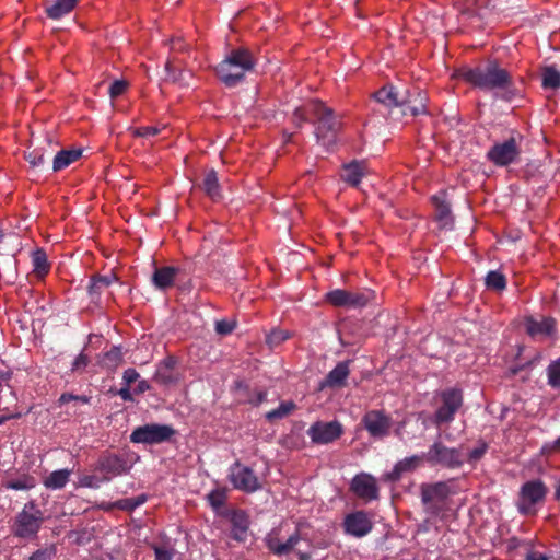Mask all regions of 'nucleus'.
<instances>
[{"instance_id":"nucleus-4","label":"nucleus","mask_w":560,"mask_h":560,"mask_svg":"<svg viewBox=\"0 0 560 560\" xmlns=\"http://www.w3.org/2000/svg\"><path fill=\"white\" fill-rule=\"evenodd\" d=\"M317 144L322 143L325 152H332L337 145V135L340 129V120L334 110L317 100Z\"/></svg>"},{"instance_id":"nucleus-59","label":"nucleus","mask_w":560,"mask_h":560,"mask_svg":"<svg viewBox=\"0 0 560 560\" xmlns=\"http://www.w3.org/2000/svg\"><path fill=\"white\" fill-rule=\"evenodd\" d=\"M149 388H150V386H149L148 382L144 380H141L138 382V384L135 388V393L142 394V393L147 392Z\"/></svg>"},{"instance_id":"nucleus-60","label":"nucleus","mask_w":560,"mask_h":560,"mask_svg":"<svg viewBox=\"0 0 560 560\" xmlns=\"http://www.w3.org/2000/svg\"><path fill=\"white\" fill-rule=\"evenodd\" d=\"M20 417H21L20 412L3 415L0 417V425L10 419H15V418H20Z\"/></svg>"},{"instance_id":"nucleus-20","label":"nucleus","mask_w":560,"mask_h":560,"mask_svg":"<svg viewBox=\"0 0 560 560\" xmlns=\"http://www.w3.org/2000/svg\"><path fill=\"white\" fill-rule=\"evenodd\" d=\"M400 95L401 91H398L396 86L388 84L373 94V98L384 105L387 108L400 107Z\"/></svg>"},{"instance_id":"nucleus-13","label":"nucleus","mask_w":560,"mask_h":560,"mask_svg":"<svg viewBox=\"0 0 560 560\" xmlns=\"http://www.w3.org/2000/svg\"><path fill=\"white\" fill-rule=\"evenodd\" d=\"M350 491L364 502L375 501L380 498V487L376 478L368 472L357 474L352 478Z\"/></svg>"},{"instance_id":"nucleus-14","label":"nucleus","mask_w":560,"mask_h":560,"mask_svg":"<svg viewBox=\"0 0 560 560\" xmlns=\"http://www.w3.org/2000/svg\"><path fill=\"white\" fill-rule=\"evenodd\" d=\"M342 526L347 535L362 538L372 532L373 521L368 512L360 510L347 514Z\"/></svg>"},{"instance_id":"nucleus-40","label":"nucleus","mask_w":560,"mask_h":560,"mask_svg":"<svg viewBox=\"0 0 560 560\" xmlns=\"http://www.w3.org/2000/svg\"><path fill=\"white\" fill-rule=\"evenodd\" d=\"M0 275L3 279L9 282H13L16 278V260L13 257H8L2 262Z\"/></svg>"},{"instance_id":"nucleus-25","label":"nucleus","mask_w":560,"mask_h":560,"mask_svg":"<svg viewBox=\"0 0 560 560\" xmlns=\"http://www.w3.org/2000/svg\"><path fill=\"white\" fill-rule=\"evenodd\" d=\"M78 0H54L46 4V13L52 20L69 14L77 5Z\"/></svg>"},{"instance_id":"nucleus-32","label":"nucleus","mask_w":560,"mask_h":560,"mask_svg":"<svg viewBox=\"0 0 560 560\" xmlns=\"http://www.w3.org/2000/svg\"><path fill=\"white\" fill-rule=\"evenodd\" d=\"M485 284L489 290L502 292L506 289L508 281L499 270H490L485 278Z\"/></svg>"},{"instance_id":"nucleus-45","label":"nucleus","mask_w":560,"mask_h":560,"mask_svg":"<svg viewBox=\"0 0 560 560\" xmlns=\"http://www.w3.org/2000/svg\"><path fill=\"white\" fill-rule=\"evenodd\" d=\"M208 501L213 509L221 508L226 499V493L223 489H214L208 495Z\"/></svg>"},{"instance_id":"nucleus-5","label":"nucleus","mask_w":560,"mask_h":560,"mask_svg":"<svg viewBox=\"0 0 560 560\" xmlns=\"http://www.w3.org/2000/svg\"><path fill=\"white\" fill-rule=\"evenodd\" d=\"M44 522L43 512L34 501L24 504L21 512L15 516L12 525V533L22 539H33L37 536Z\"/></svg>"},{"instance_id":"nucleus-38","label":"nucleus","mask_w":560,"mask_h":560,"mask_svg":"<svg viewBox=\"0 0 560 560\" xmlns=\"http://www.w3.org/2000/svg\"><path fill=\"white\" fill-rule=\"evenodd\" d=\"M4 487L12 490H30L35 487V480L31 476H23L19 479L8 480Z\"/></svg>"},{"instance_id":"nucleus-1","label":"nucleus","mask_w":560,"mask_h":560,"mask_svg":"<svg viewBox=\"0 0 560 560\" xmlns=\"http://www.w3.org/2000/svg\"><path fill=\"white\" fill-rule=\"evenodd\" d=\"M455 78L485 92H494L502 101L511 102L520 95L512 74L495 59H490L474 68L462 67Z\"/></svg>"},{"instance_id":"nucleus-27","label":"nucleus","mask_w":560,"mask_h":560,"mask_svg":"<svg viewBox=\"0 0 560 560\" xmlns=\"http://www.w3.org/2000/svg\"><path fill=\"white\" fill-rule=\"evenodd\" d=\"M432 202L435 208L436 220L440 221L444 226L451 223V206L445 199V192L440 191L439 194L432 196Z\"/></svg>"},{"instance_id":"nucleus-6","label":"nucleus","mask_w":560,"mask_h":560,"mask_svg":"<svg viewBox=\"0 0 560 560\" xmlns=\"http://www.w3.org/2000/svg\"><path fill=\"white\" fill-rule=\"evenodd\" d=\"M523 136L513 131L503 142L494 143L487 152V159L495 166L504 167L520 160Z\"/></svg>"},{"instance_id":"nucleus-34","label":"nucleus","mask_w":560,"mask_h":560,"mask_svg":"<svg viewBox=\"0 0 560 560\" xmlns=\"http://www.w3.org/2000/svg\"><path fill=\"white\" fill-rule=\"evenodd\" d=\"M294 408H295V405L293 401H291V400L281 401L277 408L266 412L265 418L269 422H275V421L284 419L294 410Z\"/></svg>"},{"instance_id":"nucleus-55","label":"nucleus","mask_w":560,"mask_h":560,"mask_svg":"<svg viewBox=\"0 0 560 560\" xmlns=\"http://www.w3.org/2000/svg\"><path fill=\"white\" fill-rule=\"evenodd\" d=\"M89 363V359L85 354L80 353L72 363V370L73 371H80L86 368Z\"/></svg>"},{"instance_id":"nucleus-3","label":"nucleus","mask_w":560,"mask_h":560,"mask_svg":"<svg viewBox=\"0 0 560 560\" xmlns=\"http://www.w3.org/2000/svg\"><path fill=\"white\" fill-rule=\"evenodd\" d=\"M288 532L287 525L273 528L265 538L268 549L277 556H285L295 551L301 560H310L311 555L302 548V544H305L306 540L301 533L289 534Z\"/></svg>"},{"instance_id":"nucleus-18","label":"nucleus","mask_w":560,"mask_h":560,"mask_svg":"<svg viewBox=\"0 0 560 560\" xmlns=\"http://www.w3.org/2000/svg\"><path fill=\"white\" fill-rule=\"evenodd\" d=\"M343 434L342 424L337 421H317V444H328L338 440Z\"/></svg>"},{"instance_id":"nucleus-11","label":"nucleus","mask_w":560,"mask_h":560,"mask_svg":"<svg viewBox=\"0 0 560 560\" xmlns=\"http://www.w3.org/2000/svg\"><path fill=\"white\" fill-rule=\"evenodd\" d=\"M132 464L125 455L106 454L98 458L95 470L100 471L104 482L110 481L114 477L126 475L130 471Z\"/></svg>"},{"instance_id":"nucleus-36","label":"nucleus","mask_w":560,"mask_h":560,"mask_svg":"<svg viewBox=\"0 0 560 560\" xmlns=\"http://www.w3.org/2000/svg\"><path fill=\"white\" fill-rule=\"evenodd\" d=\"M117 279L114 275L94 277L89 287L90 294L100 295L103 290L107 289Z\"/></svg>"},{"instance_id":"nucleus-24","label":"nucleus","mask_w":560,"mask_h":560,"mask_svg":"<svg viewBox=\"0 0 560 560\" xmlns=\"http://www.w3.org/2000/svg\"><path fill=\"white\" fill-rule=\"evenodd\" d=\"M556 322L553 318H544L542 320H535L533 318L526 322V331L532 337L537 336H551L555 331Z\"/></svg>"},{"instance_id":"nucleus-8","label":"nucleus","mask_w":560,"mask_h":560,"mask_svg":"<svg viewBox=\"0 0 560 560\" xmlns=\"http://www.w3.org/2000/svg\"><path fill=\"white\" fill-rule=\"evenodd\" d=\"M176 431L172 425L148 423L137 427L130 434V441L137 444H161L170 441Z\"/></svg>"},{"instance_id":"nucleus-9","label":"nucleus","mask_w":560,"mask_h":560,"mask_svg":"<svg viewBox=\"0 0 560 560\" xmlns=\"http://www.w3.org/2000/svg\"><path fill=\"white\" fill-rule=\"evenodd\" d=\"M548 489L540 479L525 482L520 490L518 512L523 515L534 514L535 505L544 501Z\"/></svg>"},{"instance_id":"nucleus-37","label":"nucleus","mask_w":560,"mask_h":560,"mask_svg":"<svg viewBox=\"0 0 560 560\" xmlns=\"http://www.w3.org/2000/svg\"><path fill=\"white\" fill-rule=\"evenodd\" d=\"M372 298V292L364 291V292H349L348 291V300H347V306L348 307H363L368 304V302Z\"/></svg>"},{"instance_id":"nucleus-48","label":"nucleus","mask_w":560,"mask_h":560,"mask_svg":"<svg viewBox=\"0 0 560 560\" xmlns=\"http://www.w3.org/2000/svg\"><path fill=\"white\" fill-rule=\"evenodd\" d=\"M127 88L128 82L126 80H115L108 89V94L110 98L114 100L122 95L126 92Z\"/></svg>"},{"instance_id":"nucleus-53","label":"nucleus","mask_w":560,"mask_h":560,"mask_svg":"<svg viewBox=\"0 0 560 560\" xmlns=\"http://www.w3.org/2000/svg\"><path fill=\"white\" fill-rule=\"evenodd\" d=\"M235 323L226 319L218 320L215 323V331L219 335H229L233 331Z\"/></svg>"},{"instance_id":"nucleus-44","label":"nucleus","mask_w":560,"mask_h":560,"mask_svg":"<svg viewBox=\"0 0 560 560\" xmlns=\"http://www.w3.org/2000/svg\"><path fill=\"white\" fill-rule=\"evenodd\" d=\"M147 501V495L141 494L136 498H127L118 501L117 505L122 510L132 511Z\"/></svg>"},{"instance_id":"nucleus-41","label":"nucleus","mask_w":560,"mask_h":560,"mask_svg":"<svg viewBox=\"0 0 560 560\" xmlns=\"http://www.w3.org/2000/svg\"><path fill=\"white\" fill-rule=\"evenodd\" d=\"M347 298H348V291L341 290V289L330 291L325 295V300L329 304H331L334 306H338V307L347 306V300H348Z\"/></svg>"},{"instance_id":"nucleus-47","label":"nucleus","mask_w":560,"mask_h":560,"mask_svg":"<svg viewBox=\"0 0 560 560\" xmlns=\"http://www.w3.org/2000/svg\"><path fill=\"white\" fill-rule=\"evenodd\" d=\"M56 555V547L50 545L44 549H38L33 552L30 557V560H51Z\"/></svg>"},{"instance_id":"nucleus-49","label":"nucleus","mask_w":560,"mask_h":560,"mask_svg":"<svg viewBox=\"0 0 560 560\" xmlns=\"http://www.w3.org/2000/svg\"><path fill=\"white\" fill-rule=\"evenodd\" d=\"M26 160L34 167L44 163V151L42 149H34L26 153Z\"/></svg>"},{"instance_id":"nucleus-58","label":"nucleus","mask_w":560,"mask_h":560,"mask_svg":"<svg viewBox=\"0 0 560 560\" xmlns=\"http://www.w3.org/2000/svg\"><path fill=\"white\" fill-rule=\"evenodd\" d=\"M118 395L119 397L125 400V401H132L133 398H132V395H131V392L129 389V386H127L125 384L124 387H121L119 390H118Z\"/></svg>"},{"instance_id":"nucleus-7","label":"nucleus","mask_w":560,"mask_h":560,"mask_svg":"<svg viewBox=\"0 0 560 560\" xmlns=\"http://www.w3.org/2000/svg\"><path fill=\"white\" fill-rule=\"evenodd\" d=\"M423 458L431 466H442L448 469L462 467L465 460L460 448L447 447L440 440L435 441L423 453Z\"/></svg>"},{"instance_id":"nucleus-17","label":"nucleus","mask_w":560,"mask_h":560,"mask_svg":"<svg viewBox=\"0 0 560 560\" xmlns=\"http://www.w3.org/2000/svg\"><path fill=\"white\" fill-rule=\"evenodd\" d=\"M350 361L339 362L319 383L317 392L325 388L341 389L347 386V381L350 375L349 369Z\"/></svg>"},{"instance_id":"nucleus-54","label":"nucleus","mask_w":560,"mask_h":560,"mask_svg":"<svg viewBox=\"0 0 560 560\" xmlns=\"http://www.w3.org/2000/svg\"><path fill=\"white\" fill-rule=\"evenodd\" d=\"M59 400H60L61 404H67V402L71 401V400L81 401L83 404H89L90 402V398L86 397V396H75V395L68 394V393L62 394L60 396Z\"/></svg>"},{"instance_id":"nucleus-33","label":"nucleus","mask_w":560,"mask_h":560,"mask_svg":"<svg viewBox=\"0 0 560 560\" xmlns=\"http://www.w3.org/2000/svg\"><path fill=\"white\" fill-rule=\"evenodd\" d=\"M544 89L557 90L560 88V71L556 66L545 67L541 73Z\"/></svg>"},{"instance_id":"nucleus-28","label":"nucleus","mask_w":560,"mask_h":560,"mask_svg":"<svg viewBox=\"0 0 560 560\" xmlns=\"http://www.w3.org/2000/svg\"><path fill=\"white\" fill-rule=\"evenodd\" d=\"M365 164L363 162L352 161L343 167L342 178L351 186H358L363 176H365Z\"/></svg>"},{"instance_id":"nucleus-63","label":"nucleus","mask_w":560,"mask_h":560,"mask_svg":"<svg viewBox=\"0 0 560 560\" xmlns=\"http://www.w3.org/2000/svg\"><path fill=\"white\" fill-rule=\"evenodd\" d=\"M106 355H107V358H110V359H114V360H119L121 353H120L119 349H113Z\"/></svg>"},{"instance_id":"nucleus-62","label":"nucleus","mask_w":560,"mask_h":560,"mask_svg":"<svg viewBox=\"0 0 560 560\" xmlns=\"http://www.w3.org/2000/svg\"><path fill=\"white\" fill-rule=\"evenodd\" d=\"M266 396H267V394L265 392H259V393H257L256 398L253 399L252 401L255 405H259L266 399Z\"/></svg>"},{"instance_id":"nucleus-26","label":"nucleus","mask_w":560,"mask_h":560,"mask_svg":"<svg viewBox=\"0 0 560 560\" xmlns=\"http://www.w3.org/2000/svg\"><path fill=\"white\" fill-rule=\"evenodd\" d=\"M71 474L68 468L54 470L44 478L43 485L49 490H60L69 482Z\"/></svg>"},{"instance_id":"nucleus-46","label":"nucleus","mask_w":560,"mask_h":560,"mask_svg":"<svg viewBox=\"0 0 560 560\" xmlns=\"http://www.w3.org/2000/svg\"><path fill=\"white\" fill-rule=\"evenodd\" d=\"M289 338V334L285 330L281 329H273L268 336H267V343L270 347H276L287 340Z\"/></svg>"},{"instance_id":"nucleus-16","label":"nucleus","mask_w":560,"mask_h":560,"mask_svg":"<svg viewBox=\"0 0 560 560\" xmlns=\"http://www.w3.org/2000/svg\"><path fill=\"white\" fill-rule=\"evenodd\" d=\"M427 94L419 88L405 89L400 95V107H402V114L406 115L408 112L412 116H419L427 114Z\"/></svg>"},{"instance_id":"nucleus-10","label":"nucleus","mask_w":560,"mask_h":560,"mask_svg":"<svg viewBox=\"0 0 560 560\" xmlns=\"http://www.w3.org/2000/svg\"><path fill=\"white\" fill-rule=\"evenodd\" d=\"M441 406L434 413L433 422L436 427L450 423L463 405V393L458 388H447L441 393Z\"/></svg>"},{"instance_id":"nucleus-50","label":"nucleus","mask_w":560,"mask_h":560,"mask_svg":"<svg viewBox=\"0 0 560 560\" xmlns=\"http://www.w3.org/2000/svg\"><path fill=\"white\" fill-rule=\"evenodd\" d=\"M103 482L102 478H98L93 475H85L80 478L79 485L84 488L97 489Z\"/></svg>"},{"instance_id":"nucleus-56","label":"nucleus","mask_w":560,"mask_h":560,"mask_svg":"<svg viewBox=\"0 0 560 560\" xmlns=\"http://www.w3.org/2000/svg\"><path fill=\"white\" fill-rule=\"evenodd\" d=\"M139 373L135 369H127L124 372L122 380L127 386H130L133 382L139 378Z\"/></svg>"},{"instance_id":"nucleus-30","label":"nucleus","mask_w":560,"mask_h":560,"mask_svg":"<svg viewBox=\"0 0 560 560\" xmlns=\"http://www.w3.org/2000/svg\"><path fill=\"white\" fill-rule=\"evenodd\" d=\"M82 155L81 149L61 150L59 151L52 162V170L55 172L61 171L69 166L71 163L79 160Z\"/></svg>"},{"instance_id":"nucleus-42","label":"nucleus","mask_w":560,"mask_h":560,"mask_svg":"<svg viewBox=\"0 0 560 560\" xmlns=\"http://www.w3.org/2000/svg\"><path fill=\"white\" fill-rule=\"evenodd\" d=\"M152 549L155 560H173L175 556V549L170 545H153Z\"/></svg>"},{"instance_id":"nucleus-19","label":"nucleus","mask_w":560,"mask_h":560,"mask_svg":"<svg viewBox=\"0 0 560 560\" xmlns=\"http://www.w3.org/2000/svg\"><path fill=\"white\" fill-rule=\"evenodd\" d=\"M450 494V487L446 482L440 481L421 486V500L424 504L435 500L443 501Z\"/></svg>"},{"instance_id":"nucleus-23","label":"nucleus","mask_w":560,"mask_h":560,"mask_svg":"<svg viewBox=\"0 0 560 560\" xmlns=\"http://www.w3.org/2000/svg\"><path fill=\"white\" fill-rule=\"evenodd\" d=\"M424 460L423 454L422 455H412L410 457H406L401 460H399L390 472L387 475V479L392 481L398 480L401 475L406 471H412L415 470L420 463Z\"/></svg>"},{"instance_id":"nucleus-61","label":"nucleus","mask_w":560,"mask_h":560,"mask_svg":"<svg viewBox=\"0 0 560 560\" xmlns=\"http://www.w3.org/2000/svg\"><path fill=\"white\" fill-rule=\"evenodd\" d=\"M526 560H548V558L541 553L529 552Z\"/></svg>"},{"instance_id":"nucleus-31","label":"nucleus","mask_w":560,"mask_h":560,"mask_svg":"<svg viewBox=\"0 0 560 560\" xmlns=\"http://www.w3.org/2000/svg\"><path fill=\"white\" fill-rule=\"evenodd\" d=\"M32 265L33 272L37 277H44L49 271V264L47 260V255L42 248H37L32 253Z\"/></svg>"},{"instance_id":"nucleus-39","label":"nucleus","mask_w":560,"mask_h":560,"mask_svg":"<svg viewBox=\"0 0 560 560\" xmlns=\"http://www.w3.org/2000/svg\"><path fill=\"white\" fill-rule=\"evenodd\" d=\"M548 384L560 388V359L552 361L547 368Z\"/></svg>"},{"instance_id":"nucleus-52","label":"nucleus","mask_w":560,"mask_h":560,"mask_svg":"<svg viewBox=\"0 0 560 560\" xmlns=\"http://www.w3.org/2000/svg\"><path fill=\"white\" fill-rule=\"evenodd\" d=\"M555 453H560V436L552 442L545 443L540 450V454L544 456H550Z\"/></svg>"},{"instance_id":"nucleus-64","label":"nucleus","mask_w":560,"mask_h":560,"mask_svg":"<svg viewBox=\"0 0 560 560\" xmlns=\"http://www.w3.org/2000/svg\"><path fill=\"white\" fill-rule=\"evenodd\" d=\"M12 376V371L7 369V370H0V378L3 380V381H9Z\"/></svg>"},{"instance_id":"nucleus-22","label":"nucleus","mask_w":560,"mask_h":560,"mask_svg":"<svg viewBox=\"0 0 560 560\" xmlns=\"http://www.w3.org/2000/svg\"><path fill=\"white\" fill-rule=\"evenodd\" d=\"M178 271V268L171 266L156 268L152 276L153 285L159 290L170 289L173 287Z\"/></svg>"},{"instance_id":"nucleus-12","label":"nucleus","mask_w":560,"mask_h":560,"mask_svg":"<svg viewBox=\"0 0 560 560\" xmlns=\"http://www.w3.org/2000/svg\"><path fill=\"white\" fill-rule=\"evenodd\" d=\"M361 423L371 438L382 440L389 434L393 420L383 410L374 409L365 412Z\"/></svg>"},{"instance_id":"nucleus-35","label":"nucleus","mask_w":560,"mask_h":560,"mask_svg":"<svg viewBox=\"0 0 560 560\" xmlns=\"http://www.w3.org/2000/svg\"><path fill=\"white\" fill-rule=\"evenodd\" d=\"M202 185H203V190L211 199L217 200L220 197L218 176L213 170L209 171L205 175Z\"/></svg>"},{"instance_id":"nucleus-29","label":"nucleus","mask_w":560,"mask_h":560,"mask_svg":"<svg viewBox=\"0 0 560 560\" xmlns=\"http://www.w3.org/2000/svg\"><path fill=\"white\" fill-rule=\"evenodd\" d=\"M174 360L168 358L164 360L155 372V381L163 385H172L177 381V376L174 372Z\"/></svg>"},{"instance_id":"nucleus-57","label":"nucleus","mask_w":560,"mask_h":560,"mask_svg":"<svg viewBox=\"0 0 560 560\" xmlns=\"http://www.w3.org/2000/svg\"><path fill=\"white\" fill-rule=\"evenodd\" d=\"M159 133L156 127H140L135 130V135L138 137H153Z\"/></svg>"},{"instance_id":"nucleus-2","label":"nucleus","mask_w":560,"mask_h":560,"mask_svg":"<svg viewBox=\"0 0 560 560\" xmlns=\"http://www.w3.org/2000/svg\"><path fill=\"white\" fill-rule=\"evenodd\" d=\"M256 65L254 55L246 48L231 50L217 66L215 72L226 86H235L242 82L246 72L252 71Z\"/></svg>"},{"instance_id":"nucleus-51","label":"nucleus","mask_w":560,"mask_h":560,"mask_svg":"<svg viewBox=\"0 0 560 560\" xmlns=\"http://www.w3.org/2000/svg\"><path fill=\"white\" fill-rule=\"evenodd\" d=\"M487 450H488V445L483 442L480 443L478 446H476L475 448H472L469 452L467 460L469 463L478 462L486 454Z\"/></svg>"},{"instance_id":"nucleus-21","label":"nucleus","mask_w":560,"mask_h":560,"mask_svg":"<svg viewBox=\"0 0 560 560\" xmlns=\"http://www.w3.org/2000/svg\"><path fill=\"white\" fill-rule=\"evenodd\" d=\"M230 522L232 525V537L237 541H245L249 526L247 515L243 511H233L230 514Z\"/></svg>"},{"instance_id":"nucleus-43","label":"nucleus","mask_w":560,"mask_h":560,"mask_svg":"<svg viewBox=\"0 0 560 560\" xmlns=\"http://www.w3.org/2000/svg\"><path fill=\"white\" fill-rule=\"evenodd\" d=\"M165 69L167 71V78L170 80H172L173 82H178L180 84H187V78L191 77L190 72L175 70L170 62L166 63Z\"/></svg>"},{"instance_id":"nucleus-15","label":"nucleus","mask_w":560,"mask_h":560,"mask_svg":"<svg viewBox=\"0 0 560 560\" xmlns=\"http://www.w3.org/2000/svg\"><path fill=\"white\" fill-rule=\"evenodd\" d=\"M230 480L234 488L244 492H255L261 488V483L254 471L238 463L231 467Z\"/></svg>"}]
</instances>
